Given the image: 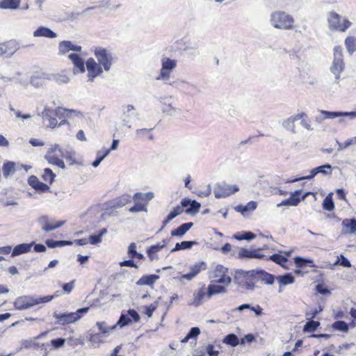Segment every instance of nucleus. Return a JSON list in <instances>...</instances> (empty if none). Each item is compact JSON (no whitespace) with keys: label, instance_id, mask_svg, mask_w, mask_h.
Returning a JSON list of instances; mask_svg holds the SVG:
<instances>
[{"label":"nucleus","instance_id":"b1692460","mask_svg":"<svg viewBox=\"0 0 356 356\" xmlns=\"http://www.w3.org/2000/svg\"><path fill=\"white\" fill-rule=\"evenodd\" d=\"M55 111L56 113V119L58 118L60 120L58 126L67 123L66 118H70L72 113L75 112L74 110L66 109L62 107L55 108Z\"/></svg>","mask_w":356,"mask_h":356},{"label":"nucleus","instance_id":"423d86ee","mask_svg":"<svg viewBox=\"0 0 356 356\" xmlns=\"http://www.w3.org/2000/svg\"><path fill=\"white\" fill-rule=\"evenodd\" d=\"M94 54L104 70L108 71L113 61L112 54L103 47H96L94 50Z\"/></svg>","mask_w":356,"mask_h":356},{"label":"nucleus","instance_id":"ea45409f","mask_svg":"<svg viewBox=\"0 0 356 356\" xmlns=\"http://www.w3.org/2000/svg\"><path fill=\"white\" fill-rule=\"evenodd\" d=\"M105 336L101 332H90L88 336V341L93 344H100L104 342Z\"/></svg>","mask_w":356,"mask_h":356},{"label":"nucleus","instance_id":"bf43d9fd","mask_svg":"<svg viewBox=\"0 0 356 356\" xmlns=\"http://www.w3.org/2000/svg\"><path fill=\"white\" fill-rule=\"evenodd\" d=\"M106 232V229H103L100 231L99 234L97 235H91L89 237V241L91 244H97L102 241V236Z\"/></svg>","mask_w":356,"mask_h":356},{"label":"nucleus","instance_id":"ddd939ff","mask_svg":"<svg viewBox=\"0 0 356 356\" xmlns=\"http://www.w3.org/2000/svg\"><path fill=\"white\" fill-rule=\"evenodd\" d=\"M266 250V245L263 248L248 250L247 248H241L238 250V258L239 259H266V254L262 253V251Z\"/></svg>","mask_w":356,"mask_h":356},{"label":"nucleus","instance_id":"473e14b6","mask_svg":"<svg viewBox=\"0 0 356 356\" xmlns=\"http://www.w3.org/2000/svg\"><path fill=\"white\" fill-rule=\"evenodd\" d=\"M159 278V276L155 274L143 275L137 282L138 286L148 285L152 286Z\"/></svg>","mask_w":356,"mask_h":356},{"label":"nucleus","instance_id":"f8f14e48","mask_svg":"<svg viewBox=\"0 0 356 356\" xmlns=\"http://www.w3.org/2000/svg\"><path fill=\"white\" fill-rule=\"evenodd\" d=\"M38 222L41 227V229L46 232L60 227L65 222V220H56L54 219H51L47 216H41L38 219Z\"/></svg>","mask_w":356,"mask_h":356},{"label":"nucleus","instance_id":"e2e57ef3","mask_svg":"<svg viewBox=\"0 0 356 356\" xmlns=\"http://www.w3.org/2000/svg\"><path fill=\"white\" fill-rule=\"evenodd\" d=\"M65 342V339L63 338H57L52 339L51 343L54 348H58L62 347Z\"/></svg>","mask_w":356,"mask_h":356},{"label":"nucleus","instance_id":"dca6fc26","mask_svg":"<svg viewBox=\"0 0 356 356\" xmlns=\"http://www.w3.org/2000/svg\"><path fill=\"white\" fill-rule=\"evenodd\" d=\"M137 246L135 243H131L128 247L127 250V254L128 257L130 258L129 260H125L123 261H120L119 263V265L120 267H131L134 268H138V266L137 265L136 262L134 261L135 259L136 255L137 254Z\"/></svg>","mask_w":356,"mask_h":356},{"label":"nucleus","instance_id":"39448f33","mask_svg":"<svg viewBox=\"0 0 356 356\" xmlns=\"http://www.w3.org/2000/svg\"><path fill=\"white\" fill-rule=\"evenodd\" d=\"M88 307L79 309L76 312L58 314L54 316L58 324L65 325L79 320L83 314L87 313Z\"/></svg>","mask_w":356,"mask_h":356},{"label":"nucleus","instance_id":"09e8293b","mask_svg":"<svg viewBox=\"0 0 356 356\" xmlns=\"http://www.w3.org/2000/svg\"><path fill=\"white\" fill-rule=\"evenodd\" d=\"M3 174L5 177H8L15 170V163L13 161H7L3 165Z\"/></svg>","mask_w":356,"mask_h":356},{"label":"nucleus","instance_id":"4c0bfd02","mask_svg":"<svg viewBox=\"0 0 356 356\" xmlns=\"http://www.w3.org/2000/svg\"><path fill=\"white\" fill-rule=\"evenodd\" d=\"M96 326L97 327L99 332L103 334L105 337L107 336L111 331L116 329L118 325L117 323L112 325L108 326L105 321H98L96 323Z\"/></svg>","mask_w":356,"mask_h":356},{"label":"nucleus","instance_id":"49530a36","mask_svg":"<svg viewBox=\"0 0 356 356\" xmlns=\"http://www.w3.org/2000/svg\"><path fill=\"white\" fill-rule=\"evenodd\" d=\"M222 342L227 345L235 347L241 343L238 337L234 334H227L222 340Z\"/></svg>","mask_w":356,"mask_h":356},{"label":"nucleus","instance_id":"72a5a7b5","mask_svg":"<svg viewBox=\"0 0 356 356\" xmlns=\"http://www.w3.org/2000/svg\"><path fill=\"white\" fill-rule=\"evenodd\" d=\"M193 226V223L192 222H186L176 229L171 231L172 236H179L181 237L184 236L192 227Z\"/></svg>","mask_w":356,"mask_h":356},{"label":"nucleus","instance_id":"864d4df0","mask_svg":"<svg viewBox=\"0 0 356 356\" xmlns=\"http://www.w3.org/2000/svg\"><path fill=\"white\" fill-rule=\"evenodd\" d=\"M277 280L281 284L286 285L293 283L295 281V278L293 275H291V274L286 273L283 275L278 276Z\"/></svg>","mask_w":356,"mask_h":356},{"label":"nucleus","instance_id":"338daca9","mask_svg":"<svg viewBox=\"0 0 356 356\" xmlns=\"http://www.w3.org/2000/svg\"><path fill=\"white\" fill-rule=\"evenodd\" d=\"M74 286V281H72L68 283H65L63 285V289L65 292L70 293Z\"/></svg>","mask_w":356,"mask_h":356},{"label":"nucleus","instance_id":"5701e85b","mask_svg":"<svg viewBox=\"0 0 356 356\" xmlns=\"http://www.w3.org/2000/svg\"><path fill=\"white\" fill-rule=\"evenodd\" d=\"M255 275L257 284L261 282L266 284H272L275 281L274 275L264 270H255Z\"/></svg>","mask_w":356,"mask_h":356},{"label":"nucleus","instance_id":"6ab92c4d","mask_svg":"<svg viewBox=\"0 0 356 356\" xmlns=\"http://www.w3.org/2000/svg\"><path fill=\"white\" fill-rule=\"evenodd\" d=\"M18 49V44L14 40L0 43V55L9 56Z\"/></svg>","mask_w":356,"mask_h":356},{"label":"nucleus","instance_id":"a211bd4d","mask_svg":"<svg viewBox=\"0 0 356 356\" xmlns=\"http://www.w3.org/2000/svg\"><path fill=\"white\" fill-rule=\"evenodd\" d=\"M134 201V205L129 208V211L131 213L146 211V201L144 195L141 193H136L132 197Z\"/></svg>","mask_w":356,"mask_h":356},{"label":"nucleus","instance_id":"cd10ccee","mask_svg":"<svg viewBox=\"0 0 356 356\" xmlns=\"http://www.w3.org/2000/svg\"><path fill=\"white\" fill-rule=\"evenodd\" d=\"M68 58L72 62L74 66V70L76 69L78 72L81 73H83L85 72L86 69L84 61L79 54L72 53L68 56Z\"/></svg>","mask_w":356,"mask_h":356},{"label":"nucleus","instance_id":"c9c22d12","mask_svg":"<svg viewBox=\"0 0 356 356\" xmlns=\"http://www.w3.org/2000/svg\"><path fill=\"white\" fill-rule=\"evenodd\" d=\"M165 246V243L163 241V244L157 243L154 245H151L147 250V254L150 261H153L156 259H157L156 254L159 252L161 249H163Z\"/></svg>","mask_w":356,"mask_h":356},{"label":"nucleus","instance_id":"7ed1b4c3","mask_svg":"<svg viewBox=\"0 0 356 356\" xmlns=\"http://www.w3.org/2000/svg\"><path fill=\"white\" fill-rule=\"evenodd\" d=\"M270 22L276 29L289 30L294 27L293 17L284 11L278 10L272 13Z\"/></svg>","mask_w":356,"mask_h":356},{"label":"nucleus","instance_id":"9d476101","mask_svg":"<svg viewBox=\"0 0 356 356\" xmlns=\"http://www.w3.org/2000/svg\"><path fill=\"white\" fill-rule=\"evenodd\" d=\"M140 320L139 314L134 309H129L126 314H122L117 322L118 326L123 327L124 326L131 325L132 323H138Z\"/></svg>","mask_w":356,"mask_h":356},{"label":"nucleus","instance_id":"0e129e2a","mask_svg":"<svg viewBox=\"0 0 356 356\" xmlns=\"http://www.w3.org/2000/svg\"><path fill=\"white\" fill-rule=\"evenodd\" d=\"M156 306L151 304L148 306L145 307V314L149 317H152L154 312L156 310Z\"/></svg>","mask_w":356,"mask_h":356},{"label":"nucleus","instance_id":"8fccbe9b","mask_svg":"<svg viewBox=\"0 0 356 356\" xmlns=\"http://www.w3.org/2000/svg\"><path fill=\"white\" fill-rule=\"evenodd\" d=\"M197 242L195 241H184L181 243H177L175 247L172 249V252L178 251L180 250H186L190 249L193 245H196Z\"/></svg>","mask_w":356,"mask_h":356},{"label":"nucleus","instance_id":"774afa93","mask_svg":"<svg viewBox=\"0 0 356 356\" xmlns=\"http://www.w3.org/2000/svg\"><path fill=\"white\" fill-rule=\"evenodd\" d=\"M207 353L210 356H218L219 352L215 350V347L212 344H209L207 347Z\"/></svg>","mask_w":356,"mask_h":356},{"label":"nucleus","instance_id":"6e6d98bb","mask_svg":"<svg viewBox=\"0 0 356 356\" xmlns=\"http://www.w3.org/2000/svg\"><path fill=\"white\" fill-rule=\"evenodd\" d=\"M332 327L336 330H339L344 332H348V325L343 321H335L332 324Z\"/></svg>","mask_w":356,"mask_h":356},{"label":"nucleus","instance_id":"9b49d317","mask_svg":"<svg viewBox=\"0 0 356 356\" xmlns=\"http://www.w3.org/2000/svg\"><path fill=\"white\" fill-rule=\"evenodd\" d=\"M89 81H93L95 78L101 75L103 72L102 66L95 61L93 58H89L86 62Z\"/></svg>","mask_w":356,"mask_h":356},{"label":"nucleus","instance_id":"79ce46f5","mask_svg":"<svg viewBox=\"0 0 356 356\" xmlns=\"http://www.w3.org/2000/svg\"><path fill=\"white\" fill-rule=\"evenodd\" d=\"M294 263L298 268H302L307 266L310 267L315 266L313 260L304 259L300 257H296L294 258Z\"/></svg>","mask_w":356,"mask_h":356},{"label":"nucleus","instance_id":"5fc2aeb1","mask_svg":"<svg viewBox=\"0 0 356 356\" xmlns=\"http://www.w3.org/2000/svg\"><path fill=\"white\" fill-rule=\"evenodd\" d=\"M200 333V330L198 327H194L191 329L186 336L181 340V343H186L189 339L196 338Z\"/></svg>","mask_w":356,"mask_h":356},{"label":"nucleus","instance_id":"6e6552de","mask_svg":"<svg viewBox=\"0 0 356 356\" xmlns=\"http://www.w3.org/2000/svg\"><path fill=\"white\" fill-rule=\"evenodd\" d=\"M213 280L212 282L222 284L227 286L232 282L228 268L222 265H217L216 266L213 272Z\"/></svg>","mask_w":356,"mask_h":356},{"label":"nucleus","instance_id":"4be33fe9","mask_svg":"<svg viewBox=\"0 0 356 356\" xmlns=\"http://www.w3.org/2000/svg\"><path fill=\"white\" fill-rule=\"evenodd\" d=\"M131 197L128 194H123L117 197L109 202V206L112 209H118L122 207L131 202Z\"/></svg>","mask_w":356,"mask_h":356},{"label":"nucleus","instance_id":"de8ad7c7","mask_svg":"<svg viewBox=\"0 0 356 356\" xmlns=\"http://www.w3.org/2000/svg\"><path fill=\"white\" fill-rule=\"evenodd\" d=\"M327 168L330 170L332 169V166L330 164H326L323 165L318 166L316 168H314L311 171V175L306 177L307 179L313 178L314 176H316L318 173H323V174H327V172L325 170V169Z\"/></svg>","mask_w":356,"mask_h":356},{"label":"nucleus","instance_id":"f704fd0d","mask_svg":"<svg viewBox=\"0 0 356 356\" xmlns=\"http://www.w3.org/2000/svg\"><path fill=\"white\" fill-rule=\"evenodd\" d=\"M184 207H182V205H178L175 207L167 216V217L164 219L163 221V226L162 227H164L170 220H172L173 218H175L178 215L184 212Z\"/></svg>","mask_w":356,"mask_h":356},{"label":"nucleus","instance_id":"412c9836","mask_svg":"<svg viewBox=\"0 0 356 356\" xmlns=\"http://www.w3.org/2000/svg\"><path fill=\"white\" fill-rule=\"evenodd\" d=\"M42 116L44 119L48 121L47 126L54 129L58 126V119H56V113L55 109L51 108H44L42 111Z\"/></svg>","mask_w":356,"mask_h":356},{"label":"nucleus","instance_id":"4d7b16f0","mask_svg":"<svg viewBox=\"0 0 356 356\" xmlns=\"http://www.w3.org/2000/svg\"><path fill=\"white\" fill-rule=\"evenodd\" d=\"M320 325V323L318 321H309L306 323L304 325L303 331L304 332H314L318 327Z\"/></svg>","mask_w":356,"mask_h":356},{"label":"nucleus","instance_id":"3c124183","mask_svg":"<svg viewBox=\"0 0 356 356\" xmlns=\"http://www.w3.org/2000/svg\"><path fill=\"white\" fill-rule=\"evenodd\" d=\"M256 237V234L251 232H241L234 235V238L238 241L247 240L250 241Z\"/></svg>","mask_w":356,"mask_h":356},{"label":"nucleus","instance_id":"4468645a","mask_svg":"<svg viewBox=\"0 0 356 356\" xmlns=\"http://www.w3.org/2000/svg\"><path fill=\"white\" fill-rule=\"evenodd\" d=\"M302 193L301 190H297L294 191L293 193H291L290 197H289L286 200H282L280 204H278V207L281 206H298V204L302 201L304 200L307 196H309L311 193L307 192L305 193L304 195H302L301 197L300 195Z\"/></svg>","mask_w":356,"mask_h":356},{"label":"nucleus","instance_id":"13d9d810","mask_svg":"<svg viewBox=\"0 0 356 356\" xmlns=\"http://www.w3.org/2000/svg\"><path fill=\"white\" fill-rule=\"evenodd\" d=\"M323 207L325 210L331 211L334 209V204L330 196H326L323 200Z\"/></svg>","mask_w":356,"mask_h":356},{"label":"nucleus","instance_id":"c756f323","mask_svg":"<svg viewBox=\"0 0 356 356\" xmlns=\"http://www.w3.org/2000/svg\"><path fill=\"white\" fill-rule=\"evenodd\" d=\"M341 225L343 227V232L345 234H353L356 232V219H343L342 220Z\"/></svg>","mask_w":356,"mask_h":356},{"label":"nucleus","instance_id":"7c9ffc66","mask_svg":"<svg viewBox=\"0 0 356 356\" xmlns=\"http://www.w3.org/2000/svg\"><path fill=\"white\" fill-rule=\"evenodd\" d=\"M207 297L210 298L213 295L224 293L227 292V286L223 284H211L207 287Z\"/></svg>","mask_w":356,"mask_h":356},{"label":"nucleus","instance_id":"69168bd1","mask_svg":"<svg viewBox=\"0 0 356 356\" xmlns=\"http://www.w3.org/2000/svg\"><path fill=\"white\" fill-rule=\"evenodd\" d=\"M64 158L66 162L70 165H74L76 163L74 156L71 153H67L66 155L64 156Z\"/></svg>","mask_w":356,"mask_h":356},{"label":"nucleus","instance_id":"58836bf2","mask_svg":"<svg viewBox=\"0 0 356 356\" xmlns=\"http://www.w3.org/2000/svg\"><path fill=\"white\" fill-rule=\"evenodd\" d=\"M302 120V124L307 128V129H310V121L307 119V115L305 113H298L292 116L289 120H291L292 122L297 121L298 120Z\"/></svg>","mask_w":356,"mask_h":356},{"label":"nucleus","instance_id":"680f3d73","mask_svg":"<svg viewBox=\"0 0 356 356\" xmlns=\"http://www.w3.org/2000/svg\"><path fill=\"white\" fill-rule=\"evenodd\" d=\"M172 71L170 70H164L163 67H161L160 73L156 77L157 80H168L170 76Z\"/></svg>","mask_w":356,"mask_h":356},{"label":"nucleus","instance_id":"c85d7f7f","mask_svg":"<svg viewBox=\"0 0 356 356\" xmlns=\"http://www.w3.org/2000/svg\"><path fill=\"white\" fill-rule=\"evenodd\" d=\"M33 245L34 242H31V243H21L16 245L12 251V257H14L22 254L29 252Z\"/></svg>","mask_w":356,"mask_h":356},{"label":"nucleus","instance_id":"f03ea898","mask_svg":"<svg viewBox=\"0 0 356 356\" xmlns=\"http://www.w3.org/2000/svg\"><path fill=\"white\" fill-rule=\"evenodd\" d=\"M234 282L246 290H253L257 284L255 270H237L234 276Z\"/></svg>","mask_w":356,"mask_h":356},{"label":"nucleus","instance_id":"20e7f679","mask_svg":"<svg viewBox=\"0 0 356 356\" xmlns=\"http://www.w3.org/2000/svg\"><path fill=\"white\" fill-rule=\"evenodd\" d=\"M327 22L330 30L340 32H345L352 25L348 19L343 18L334 11L329 13Z\"/></svg>","mask_w":356,"mask_h":356},{"label":"nucleus","instance_id":"2f4dec72","mask_svg":"<svg viewBox=\"0 0 356 356\" xmlns=\"http://www.w3.org/2000/svg\"><path fill=\"white\" fill-rule=\"evenodd\" d=\"M33 36L54 38L56 37V34L47 27L40 26L33 32Z\"/></svg>","mask_w":356,"mask_h":356},{"label":"nucleus","instance_id":"a878e982","mask_svg":"<svg viewBox=\"0 0 356 356\" xmlns=\"http://www.w3.org/2000/svg\"><path fill=\"white\" fill-rule=\"evenodd\" d=\"M59 53L60 54H65L69 51H81V47L79 45H74L72 42L69 40H63L59 43Z\"/></svg>","mask_w":356,"mask_h":356},{"label":"nucleus","instance_id":"bb28decb","mask_svg":"<svg viewBox=\"0 0 356 356\" xmlns=\"http://www.w3.org/2000/svg\"><path fill=\"white\" fill-rule=\"evenodd\" d=\"M206 296H207V289L204 284L193 293L192 305L196 307L200 305Z\"/></svg>","mask_w":356,"mask_h":356},{"label":"nucleus","instance_id":"a18cd8bd","mask_svg":"<svg viewBox=\"0 0 356 356\" xmlns=\"http://www.w3.org/2000/svg\"><path fill=\"white\" fill-rule=\"evenodd\" d=\"M45 243L47 247L50 248L65 245H71L73 243V242L71 241H54L50 239L47 240Z\"/></svg>","mask_w":356,"mask_h":356},{"label":"nucleus","instance_id":"f3484780","mask_svg":"<svg viewBox=\"0 0 356 356\" xmlns=\"http://www.w3.org/2000/svg\"><path fill=\"white\" fill-rule=\"evenodd\" d=\"M29 185L39 193H47L50 191L49 186L40 181L37 176L31 175L28 178Z\"/></svg>","mask_w":356,"mask_h":356},{"label":"nucleus","instance_id":"c03bdc74","mask_svg":"<svg viewBox=\"0 0 356 356\" xmlns=\"http://www.w3.org/2000/svg\"><path fill=\"white\" fill-rule=\"evenodd\" d=\"M41 177L46 182V184L51 185L55 179L56 174H54L50 168H44Z\"/></svg>","mask_w":356,"mask_h":356},{"label":"nucleus","instance_id":"603ef678","mask_svg":"<svg viewBox=\"0 0 356 356\" xmlns=\"http://www.w3.org/2000/svg\"><path fill=\"white\" fill-rule=\"evenodd\" d=\"M161 65L164 70H170L172 71L177 66V62L175 60H172L165 57L162 58Z\"/></svg>","mask_w":356,"mask_h":356},{"label":"nucleus","instance_id":"2eb2a0df","mask_svg":"<svg viewBox=\"0 0 356 356\" xmlns=\"http://www.w3.org/2000/svg\"><path fill=\"white\" fill-rule=\"evenodd\" d=\"M62 157L60 150L57 149L49 150L44 156L49 163L64 169L65 165Z\"/></svg>","mask_w":356,"mask_h":356},{"label":"nucleus","instance_id":"37998d69","mask_svg":"<svg viewBox=\"0 0 356 356\" xmlns=\"http://www.w3.org/2000/svg\"><path fill=\"white\" fill-rule=\"evenodd\" d=\"M346 47L349 54H352L356 51V38L354 36H348L344 41Z\"/></svg>","mask_w":356,"mask_h":356},{"label":"nucleus","instance_id":"052dcab7","mask_svg":"<svg viewBox=\"0 0 356 356\" xmlns=\"http://www.w3.org/2000/svg\"><path fill=\"white\" fill-rule=\"evenodd\" d=\"M321 113L323 115V118H325V119H327V118L333 119L337 117L342 116L344 115H348V113H340V112H330V111H323Z\"/></svg>","mask_w":356,"mask_h":356},{"label":"nucleus","instance_id":"1a4fd4ad","mask_svg":"<svg viewBox=\"0 0 356 356\" xmlns=\"http://www.w3.org/2000/svg\"><path fill=\"white\" fill-rule=\"evenodd\" d=\"M238 191L239 188L236 185H229L223 183L218 184L215 186L213 193L215 197L220 199L227 197Z\"/></svg>","mask_w":356,"mask_h":356},{"label":"nucleus","instance_id":"a19ab883","mask_svg":"<svg viewBox=\"0 0 356 356\" xmlns=\"http://www.w3.org/2000/svg\"><path fill=\"white\" fill-rule=\"evenodd\" d=\"M20 0H1L0 8L4 9H16L19 7Z\"/></svg>","mask_w":356,"mask_h":356},{"label":"nucleus","instance_id":"393cba45","mask_svg":"<svg viewBox=\"0 0 356 356\" xmlns=\"http://www.w3.org/2000/svg\"><path fill=\"white\" fill-rule=\"evenodd\" d=\"M181 204L182 207H187L190 206V207L186 209L185 212L187 213L195 214L199 212L200 209V204L195 200L191 201L189 199L184 198L181 201Z\"/></svg>","mask_w":356,"mask_h":356},{"label":"nucleus","instance_id":"aec40b11","mask_svg":"<svg viewBox=\"0 0 356 356\" xmlns=\"http://www.w3.org/2000/svg\"><path fill=\"white\" fill-rule=\"evenodd\" d=\"M207 269V264L204 261H200L190 267V272L181 275V277L187 280H191L201 271Z\"/></svg>","mask_w":356,"mask_h":356},{"label":"nucleus","instance_id":"e433bc0d","mask_svg":"<svg viewBox=\"0 0 356 356\" xmlns=\"http://www.w3.org/2000/svg\"><path fill=\"white\" fill-rule=\"evenodd\" d=\"M266 259H263L266 260V261L270 260V261H273L274 263H275L276 264H278L282 267L285 266V264L288 261V259L286 257L282 256L280 254H273L270 256L266 255Z\"/></svg>","mask_w":356,"mask_h":356},{"label":"nucleus","instance_id":"0eeeda50","mask_svg":"<svg viewBox=\"0 0 356 356\" xmlns=\"http://www.w3.org/2000/svg\"><path fill=\"white\" fill-rule=\"evenodd\" d=\"M344 62L343 59V50L340 46L334 49V60L331 67L332 72L335 74L336 79H339L341 72L343 70Z\"/></svg>","mask_w":356,"mask_h":356},{"label":"nucleus","instance_id":"f257e3e1","mask_svg":"<svg viewBox=\"0 0 356 356\" xmlns=\"http://www.w3.org/2000/svg\"><path fill=\"white\" fill-rule=\"evenodd\" d=\"M56 296V295H49L36 297L31 295H23L15 299L13 306L17 310H26L40 304L47 303Z\"/></svg>","mask_w":356,"mask_h":356}]
</instances>
